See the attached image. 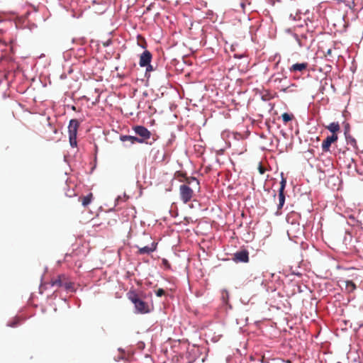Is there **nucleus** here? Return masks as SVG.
Masks as SVG:
<instances>
[{
	"label": "nucleus",
	"instance_id": "f257e3e1",
	"mask_svg": "<svg viewBox=\"0 0 363 363\" xmlns=\"http://www.w3.org/2000/svg\"><path fill=\"white\" fill-rule=\"evenodd\" d=\"M128 298L134 304L136 313H147L150 312V306L148 303L141 298L135 291H130L127 294Z\"/></svg>",
	"mask_w": 363,
	"mask_h": 363
},
{
	"label": "nucleus",
	"instance_id": "f03ea898",
	"mask_svg": "<svg viewBox=\"0 0 363 363\" xmlns=\"http://www.w3.org/2000/svg\"><path fill=\"white\" fill-rule=\"evenodd\" d=\"M50 284L52 286L64 287L67 291H74V284L70 281L65 274H60L52 278Z\"/></svg>",
	"mask_w": 363,
	"mask_h": 363
},
{
	"label": "nucleus",
	"instance_id": "7ed1b4c3",
	"mask_svg": "<svg viewBox=\"0 0 363 363\" xmlns=\"http://www.w3.org/2000/svg\"><path fill=\"white\" fill-rule=\"evenodd\" d=\"M192 184H183L179 186V196L184 203L191 201L194 196Z\"/></svg>",
	"mask_w": 363,
	"mask_h": 363
},
{
	"label": "nucleus",
	"instance_id": "20e7f679",
	"mask_svg": "<svg viewBox=\"0 0 363 363\" xmlns=\"http://www.w3.org/2000/svg\"><path fill=\"white\" fill-rule=\"evenodd\" d=\"M174 179L184 184H192L193 187L200 189V183L199 180L194 177H188L186 173L177 171L174 174Z\"/></svg>",
	"mask_w": 363,
	"mask_h": 363
},
{
	"label": "nucleus",
	"instance_id": "39448f33",
	"mask_svg": "<svg viewBox=\"0 0 363 363\" xmlns=\"http://www.w3.org/2000/svg\"><path fill=\"white\" fill-rule=\"evenodd\" d=\"M233 260L236 263H247L249 262V252L245 249L236 252L233 254Z\"/></svg>",
	"mask_w": 363,
	"mask_h": 363
},
{
	"label": "nucleus",
	"instance_id": "423d86ee",
	"mask_svg": "<svg viewBox=\"0 0 363 363\" xmlns=\"http://www.w3.org/2000/svg\"><path fill=\"white\" fill-rule=\"evenodd\" d=\"M157 243L155 242H152L150 245L146 246H139L136 245L138 248V251L136 252L137 255H150V253L155 252L157 249Z\"/></svg>",
	"mask_w": 363,
	"mask_h": 363
},
{
	"label": "nucleus",
	"instance_id": "0eeeda50",
	"mask_svg": "<svg viewBox=\"0 0 363 363\" xmlns=\"http://www.w3.org/2000/svg\"><path fill=\"white\" fill-rule=\"evenodd\" d=\"M133 130L137 135L141 137L140 139H143V143L151 136V133L144 126L137 125L134 127Z\"/></svg>",
	"mask_w": 363,
	"mask_h": 363
},
{
	"label": "nucleus",
	"instance_id": "6e6552de",
	"mask_svg": "<svg viewBox=\"0 0 363 363\" xmlns=\"http://www.w3.org/2000/svg\"><path fill=\"white\" fill-rule=\"evenodd\" d=\"M337 134H333L331 136H328L322 143V150L323 152H328L331 144L337 140Z\"/></svg>",
	"mask_w": 363,
	"mask_h": 363
},
{
	"label": "nucleus",
	"instance_id": "1a4fd4ad",
	"mask_svg": "<svg viewBox=\"0 0 363 363\" xmlns=\"http://www.w3.org/2000/svg\"><path fill=\"white\" fill-rule=\"evenodd\" d=\"M152 59V54L148 50H145L140 57V66L145 67L150 63Z\"/></svg>",
	"mask_w": 363,
	"mask_h": 363
},
{
	"label": "nucleus",
	"instance_id": "9d476101",
	"mask_svg": "<svg viewBox=\"0 0 363 363\" xmlns=\"http://www.w3.org/2000/svg\"><path fill=\"white\" fill-rule=\"evenodd\" d=\"M308 67V62L296 63V64H294L289 68V71L291 72H294V73H296V72H302L306 70Z\"/></svg>",
	"mask_w": 363,
	"mask_h": 363
},
{
	"label": "nucleus",
	"instance_id": "9b49d317",
	"mask_svg": "<svg viewBox=\"0 0 363 363\" xmlns=\"http://www.w3.org/2000/svg\"><path fill=\"white\" fill-rule=\"evenodd\" d=\"M79 122L77 119H72L68 126L69 135H77Z\"/></svg>",
	"mask_w": 363,
	"mask_h": 363
},
{
	"label": "nucleus",
	"instance_id": "f8f14e48",
	"mask_svg": "<svg viewBox=\"0 0 363 363\" xmlns=\"http://www.w3.org/2000/svg\"><path fill=\"white\" fill-rule=\"evenodd\" d=\"M120 140L123 142L130 141L132 144L135 143H143V139H140L139 138L131 135H121Z\"/></svg>",
	"mask_w": 363,
	"mask_h": 363
},
{
	"label": "nucleus",
	"instance_id": "ddd939ff",
	"mask_svg": "<svg viewBox=\"0 0 363 363\" xmlns=\"http://www.w3.org/2000/svg\"><path fill=\"white\" fill-rule=\"evenodd\" d=\"M326 128L333 133V134H336L337 132L340 131V126L337 122H333L326 126Z\"/></svg>",
	"mask_w": 363,
	"mask_h": 363
},
{
	"label": "nucleus",
	"instance_id": "4468645a",
	"mask_svg": "<svg viewBox=\"0 0 363 363\" xmlns=\"http://www.w3.org/2000/svg\"><path fill=\"white\" fill-rule=\"evenodd\" d=\"M279 204H278V206H277V211H280L284 205V203H285V194H284V192H282L281 191H279Z\"/></svg>",
	"mask_w": 363,
	"mask_h": 363
},
{
	"label": "nucleus",
	"instance_id": "2eb2a0df",
	"mask_svg": "<svg viewBox=\"0 0 363 363\" xmlns=\"http://www.w3.org/2000/svg\"><path fill=\"white\" fill-rule=\"evenodd\" d=\"M92 199H93L92 193H89L88 195L80 198V199L82 201V203L84 206H88L91 202Z\"/></svg>",
	"mask_w": 363,
	"mask_h": 363
},
{
	"label": "nucleus",
	"instance_id": "dca6fc26",
	"mask_svg": "<svg viewBox=\"0 0 363 363\" xmlns=\"http://www.w3.org/2000/svg\"><path fill=\"white\" fill-rule=\"evenodd\" d=\"M345 287L348 292H352L356 289V285L352 281L347 280L345 281Z\"/></svg>",
	"mask_w": 363,
	"mask_h": 363
},
{
	"label": "nucleus",
	"instance_id": "f3484780",
	"mask_svg": "<svg viewBox=\"0 0 363 363\" xmlns=\"http://www.w3.org/2000/svg\"><path fill=\"white\" fill-rule=\"evenodd\" d=\"M293 117L292 114H289L288 113H284L281 115L282 121L285 124L291 121L293 119Z\"/></svg>",
	"mask_w": 363,
	"mask_h": 363
},
{
	"label": "nucleus",
	"instance_id": "a211bd4d",
	"mask_svg": "<svg viewBox=\"0 0 363 363\" xmlns=\"http://www.w3.org/2000/svg\"><path fill=\"white\" fill-rule=\"evenodd\" d=\"M70 145L73 147H77V135H69Z\"/></svg>",
	"mask_w": 363,
	"mask_h": 363
},
{
	"label": "nucleus",
	"instance_id": "6ab92c4d",
	"mask_svg": "<svg viewBox=\"0 0 363 363\" xmlns=\"http://www.w3.org/2000/svg\"><path fill=\"white\" fill-rule=\"evenodd\" d=\"M19 323H20V319L18 318H16L15 319H13V320L10 321L8 323V326L11 327V328H15L17 325H18Z\"/></svg>",
	"mask_w": 363,
	"mask_h": 363
},
{
	"label": "nucleus",
	"instance_id": "aec40b11",
	"mask_svg": "<svg viewBox=\"0 0 363 363\" xmlns=\"http://www.w3.org/2000/svg\"><path fill=\"white\" fill-rule=\"evenodd\" d=\"M296 86L294 84H292L290 86L282 89L281 91H283L284 92H294L296 91L294 89V88H296Z\"/></svg>",
	"mask_w": 363,
	"mask_h": 363
},
{
	"label": "nucleus",
	"instance_id": "412c9836",
	"mask_svg": "<svg viewBox=\"0 0 363 363\" xmlns=\"http://www.w3.org/2000/svg\"><path fill=\"white\" fill-rule=\"evenodd\" d=\"M286 185V179L282 177L281 180L280 182V187L279 191H281L282 192H284V189Z\"/></svg>",
	"mask_w": 363,
	"mask_h": 363
},
{
	"label": "nucleus",
	"instance_id": "4be33fe9",
	"mask_svg": "<svg viewBox=\"0 0 363 363\" xmlns=\"http://www.w3.org/2000/svg\"><path fill=\"white\" fill-rule=\"evenodd\" d=\"M347 143H348V144H350L351 145H352L354 148H357V141H356V140L354 138H350L347 140Z\"/></svg>",
	"mask_w": 363,
	"mask_h": 363
},
{
	"label": "nucleus",
	"instance_id": "5701e85b",
	"mask_svg": "<svg viewBox=\"0 0 363 363\" xmlns=\"http://www.w3.org/2000/svg\"><path fill=\"white\" fill-rule=\"evenodd\" d=\"M156 296L158 297H161L164 295H165V291L162 289H159L155 291Z\"/></svg>",
	"mask_w": 363,
	"mask_h": 363
},
{
	"label": "nucleus",
	"instance_id": "b1692460",
	"mask_svg": "<svg viewBox=\"0 0 363 363\" xmlns=\"http://www.w3.org/2000/svg\"><path fill=\"white\" fill-rule=\"evenodd\" d=\"M162 264L167 268V269H169L170 268V264L169 263L168 260H167L166 259H162Z\"/></svg>",
	"mask_w": 363,
	"mask_h": 363
},
{
	"label": "nucleus",
	"instance_id": "393cba45",
	"mask_svg": "<svg viewBox=\"0 0 363 363\" xmlns=\"http://www.w3.org/2000/svg\"><path fill=\"white\" fill-rule=\"evenodd\" d=\"M145 67H146V73L145 74L147 75V73L152 71L153 70V67L151 65L148 64L147 65H146Z\"/></svg>",
	"mask_w": 363,
	"mask_h": 363
},
{
	"label": "nucleus",
	"instance_id": "a878e982",
	"mask_svg": "<svg viewBox=\"0 0 363 363\" xmlns=\"http://www.w3.org/2000/svg\"><path fill=\"white\" fill-rule=\"evenodd\" d=\"M258 169H259V172L261 174H263L266 171V169L264 167H262L261 164L259 165Z\"/></svg>",
	"mask_w": 363,
	"mask_h": 363
},
{
	"label": "nucleus",
	"instance_id": "bb28decb",
	"mask_svg": "<svg viewBox=\"0 0 363 363\" xmlns=\"http://www.w3.org/2000/svg\"><path fill=\"white\" fill-rule=\"evenodd\" d=\"M331 55H332V50H331V49H328V50H327V52H326L325 55H326V56H331Z\"/></svg>",
	"mask_w": 363,
	"mask_h": 363
},
{
	"label": "nucleus",
	"instance_id": "cd10ccee",
	"mask_svg": "<svg viewBox=\"0 0 363 363\" xmlns=\"http://www.w3.org/2000/svg\"><path fill=\"white\" fill-rule=\"evenodd\" d=\"M152 6H153V4H150V6H148L147 7L146 11H150V10H151V7H152Z\"/></svg>",
	"mask_w": 363,
	"mask_h": 363
},
{
	"label": "nucleus",
	"instance_id": "c85d7f7f",
	"mask_svg": "<svg viewBox=\"0 0 363 363\" xmlns=\"http://www.w3.org/2000/svg\"><path fill=\"white\" fill-rule=\"evenodd\" d=\"M53 131L55 133H56L57 132V130L56 128H55Z\"/></svg>",
	"mask_w": 363,
	"mask_h": 363
},
{
	"label": "nucleus",
	"instance_id": "c756f323",
	"mask_svg": "<svg viewBox=\"0 0 363 363\" xmlns=\"http://www.w3.org/2000/svg\"><path fill=\"white\" fill-rule=\"evenodd\" d=\"M264 357H262L261 362H263Z\"/></svg>",
	"mask_w": 363,
	"mask_h": 363
}]
</instances>
